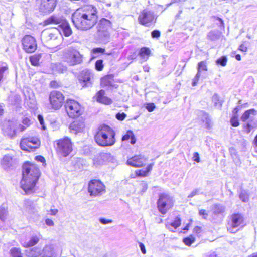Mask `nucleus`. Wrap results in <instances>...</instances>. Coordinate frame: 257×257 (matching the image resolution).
<instances>
[{
  "label": "nucleus",
  "instance_id": "nucleus-1",
  "mask_svg": "<svg viewBox=\"0 0 257 257\" xmlns=\"http://www.w3.org/2000/svg\"><path fill=\"white\" fill-rule=\"evenodd\" d=\"M97 18V9L92 5H86L78 9L72 16L75 26L82 30L92 28L96 23Z\"/></svg>",
  "mask_w": 257,
  "mask_h": 257
},
{
  "label": "nucleus",
  "instance_id": "nucleus-2",
  "mask_svg": "<svg viewBox=\"0 0 257 257\" xmlns=\"http://www.w3.org/2000/svg\"><path fill=\"white\" fill-rule=\"evenodd\" d=\"M46 25H58L52 31H45L42 33V36L46 41L56 40L59 37H62V35L68 37L72 34V30L69 23L62 17L52 16L45 21Z\"/></svg>",
  "mask_w": 257,
  "mask_h": 257
},
{
  "label": "nucleus",
  "instance_id": "nucleus-3",
  "mask_svg": "<svg viewBox=\"0 0 257 257\" xmlns=\"http://www.w3.org/2000/svg\"><path fill=\"white\" fill-rule=\"evenodd\" d=\"M115 133L112 128L107 125L100 126L95 135V140L101 146H111L115 143Z\"/></svg>",
  "mask_w": 257,
  "mask_h": 257
},
{
  "label": "nucleus",
  "instance_id": "nucleus-4",
  "mask_svg": "<svg viewBox=\"0 0 257 257\" xmlns=\"http://www.w3.org/2000/svg\"><path fill=\"white\" fill-rule=\"evenodd\" d=\"M41 176V174H33L22 170V178L20 181V187L27 195L33 194L36 190V185Z\"/></svg>",
  "mask_w": 257,
  "mask_h": 257
},
{
  "label": "nucleus",
  "instance_id": "nucleus-5",
  "mask_svg": "<svg viewBox=\"0 0 257 257\" xmlns=\"http://www.w3.org/2000/svg\"><path fill=\"white\" fill-rule=\"evenodd\" d=\"M246 219L244 215L240 212H234L228 217L226 223L227 231L231 233H235L236 229L242 228L246 226Z\"/></svg>",
  "mask_w": 257,
  "mask_h": 257
},
{
  "label": "nucleus",
  "instance_id": "nucleus-6",
  "mask_svg": "<svg viewBox=\"0 0 257 257\" xmlns=\"http://www.w3.org/2000/svg\"><path fill=\"white\" fill-rule=\"evenodd\" d=\"M62 58L70 66L79 64L83 61V55L76 48L72 46L63 50Z\"/></svg>",
  "mask_w": 257,
  "mask_h": 257
},
{
  "label": "nucleus",
  "instance_id": "nucleus-7",
  "mask_svg": "<svg viewBox=\"0 0 257 257\" xmlns=\"http://www.w3.org/2000/svg\"><path fill=\"white\" fill-rule=\"evenodd\" d=\"M157 204L159 211L164 215L174 206V200L169 195L161 193L159 196Z\"/></svg>",
  "mask_w": 257,
  "mask_h": 257
},
{
  "label": "nucleus",
  "instance_id": "nucleus-8",
  "mask_svg": "<svg viewBox=\"0 0 257 257\" xmlns=\"http://www.w3.org/2000/svg\"><path fill=\"white\" fill-rule=\"evenodd\" d=\"M257 114V111L254 109H250L245 111L241 117V120L245 122L248 121L244 125V128L247 133L257 127V120L255 119V116Z\"/></svg>",
  "mask_w": 257,
  "mask_h": 257
},
{
  "label": "nucleus",
  "instance_id": "nucleus-9",
  "mask_svg": "<svg viewBox=\"0 0 257 257\" xmlns=\"http://www.w3.org/2000/svg\"><path fill=\"white\" fill-rule=\"evenodd\" d=\"M56 150L58 154L63 157H67L72 152V143L70 138L65 137L56 141Z\"/></svg>",
  "mask_w": 257,
  "mask_h": 257
},
{
  "label": "nucleus",
  "instance_id": "nucleus-10",
  "mask_svg": "<svg viewBox=\"0 0 257 257\" xmlns=\"http://www.w3.org/2000/svg\"><path fill=\"white\" fill-rule=\"evenodd\" d=\"M105 185L100 180L92 179L88 182V192L91 196H101L105 193Z\"/></svg>",
  "mask_w": 257,
  "mask_h": 257
},
{
  "label": "nucleus",
  "instance_id": "nucleus-11",
  "mask_svg": "<svg viewBox=\"0 0 257 257\" xmlns=\"http://www.w3.org/2000/svg\"><path fill=\"white\" fill-rule=\"evenodd\" d=\"M26 127L16 121H9L4 126V134L11 138L15 137L17 134L25 131Z\"/></svg>",
  "mask_w": 257,
  "mask_h": 257
},
{
  "label": "nucleus",
  "instance_id": "nucleus-12",
  "mask_svg": "<svg viewBox=\"0 0 257 257\" xmlns=\"http://www.w3.org/2000/svg\"><path fill=\"white\" fill-rule=\"evenodd\" d=\"M65 107L68 115L70 117H78L82 114L83 110L80 104L72 99L67 100Z\"/></svg>",
  "mask_w": 257,
  "mask_h": 257
},
{
  "label": "nucleus",
  "instance_id": "nucleus-13",
  "mask_svg": "<svg viewBox=\"0 0 257 257\" xmlns=\"http://www.w3.org/2000/svg\"><path fill=\"white\" fill-rule=\"evenodd\" d=\"M127 164L135 167L141 168L135 170V174L136 176L142 177H146L149 175L153 165V163L145 164L143 162H127Z\"/></svg>",
  "mask_w": 257,
  "mask_h": 257
},
{
  "label": "nucleus",
  "instance_id": "nucleus-14",
  "mask_svg": "<svg viewBox=\"0 0 257 257\" xmlns=\"http://www.w3.org/2000/svg\"><path fill=\"white\" fill-rule=\"evenodd\" d=\"M40 145L39 140L36 137H28L22 139L20 146L22 150L25 151H33Z\"/></svg>",
  "mask_w": 257,
  "mask_h": 257
},
{
  "label": "nucleus",
  "instance_id": "nucleus-15",
  "mask_svg": "<svg viewBox=\"0 0 257 257\" xmlns=\"http://www.w3.org/2000/svg\"><path fill=\"white\" fill-rule=\"evenodd\" d=\"M49 99L51 108L54 110H58L63 105L64 96L60 91H52L49 94Z\"/></svg>",
  "mask_w": 257,
  "mask_h": 257
},
{
  "label": "nucleus",
  "instance_id": "nucleus-16",
  "mask_svg": "<svg viewBox=\"0 0 257 257\" xmlns=\"http://www.w3.org/2000/svg\"><path fill=\"white\" fill-rule=\"evenodd\" d=\"M155 19L154 13L147 9L141 12L138 17L139 23L147 27L150 26L154 23Z\"/></svg>",
  "mask_w": 257,
  "mask_h": 257
},
{
  "label": "nucleus",
  "instance_id": "nucleus-17",
  "mask_svg": "<svg viewBox=\"0 0 257 257\" xmlns=\"http://www.w3.org/2000/svg\"><path fill=\"white\" fill-rule=\"evenodd\" d=\"M22 45L24 50L27 53H33L37 49L35 39L31 35H26L22 39Z\"/></svg>",
  "mask_w": 257,
  "mask_h": 257
},
{
  "label": "nucleus",
  "instance_id": "nucleus-18",
  "mask_svg": "<svg viewBox=\"0 0 257 257\" xmlns=\"http://www.w3.org/2000/svg\"><path fill=\"white\" fill-rule=\"evenodd\" d=\"M57 0H37V3L39 11L44 13H48L52 12L56 4Z\"/></svg>",
  "mask_w": 257,
  "mask_h": 257
},
{
  "label": "nucleus",
  "instance_id": "nucleus-19",
  "mask_svg": "<svg viewBox=\"0 0 257 257\" xmlns=\"http://www.w3.org/2000/svg\"><path fill=\"white\" fill-rule=\"evenodd\" d=\"M22 170L29 174H41L40 169L33 162H24L22 166Z\"/></svg>",
  "mask_w": 257,
  "mask_h": 257
},
{
  "label": "nucleus",
  "instance_id": "nucleus-20",
  "mask_svg": "<svg viewBox=\"0 0 257 257\" xmlns=\"http://www.w3.org/2000/svg\"><path fill=\"white\" fill-rule=\"evenodd\" d=\"M40 239L39 236L35 235L21 240L20 242L22 247L24 248H30L37 244L40 241Z\"/></svg>",
  "mask_w": 257,
  "mask_h": 257
},
{
  "label": "nucleus",
  "instance_id": "nucleus-21",
  "mask_svg": "<svg viewBox=\"0 0 257 257\" xmlns=\"http://www.w3.org/2000/svg\"><path fill=\"white\" fill-rule=\"evenodd\" d=\"M208 70L205 61H201L198 64L197 73L193 80L192 85L195 86L197 84L202 71H207Z\"/></svg>",
  "mask_w": 257,
  "mask_h": 257
},
{
  "label": "nucleus",
  "instance_id": "nucleus-22",
  "mask_svg": "<svg viewBox=\"0 0 257 257\" xmlns=\"http://www.w3.org/2000/svg\"><path fill=\"white\" fill-rule=\"evenodd\" d=\"M93 76V74L89 70H85L82 71L79 76V80L80 82L83 83V86H88V84H90V80Z\"/></svg>",
  "mask_w": 257,
  "mask_h": 257
},
{
  "label": "nucleus",
  "instance_id": "nucleus-23",
  "mask_svg": "<svg viewBox=\"0 0 257 257\" xmlns=\"http://www.w3.org/2000/svg\"><path fill=\"white\" fill-rule=\"evenodd\" d=\"M85 127L84 122L80 120H76L71 123L69 128L71 133L77 134L82 132Z\"/></svg>",
  "mask_w": 257,
  "mask_h": 257
},
{
  "label": "nucleus",
  "instance_id": "nucleus-24",
  "mask_svg": "<svg viewBox=\"0 0 257 257\" xmlns=\"http://www.w3.org/2000/svg\"><path fill=\"white\" fill-rule=\"evenodd\" d=\"M199 116L205 127L208 130L211 129L213 126V122L209 115L204 111H201Z\"/></svg>",
  "mask_w": 257,
  "mask_h": 257
},
{
  "label": "nucleus",
  "instance_id": "nucleus-25",
  "mask_svg": "<svg viewBox=\"0 0 257 257\" xmlns=\"http://www.w3.org/2000/svg\"><path fill=\"white\" fill-rule=\"evenodd\" d=\"M104 95V90H100L99 91L95 96L96 101L99 103L106 105L111 104L112 103L111 99L106 96H105Z\"/></svg>",
  "mask_w": 257,
  "mask_h": 257
},
{
  "label": "nucleus",
  "instance_id": "nucleus-26",
  "mask_svg": "<svg viewBox=\"0 0 257 257\" xmlns=\"http://www.w3.org/2000/svg\"><path fill=\"white\" fill-rule=\"evenodd\" d=\"M111 28V22L105 19H101L97 26L98 31L99 32H105L109 30Z\"/></svg>",
  "mask_w": 257,
  "mask_h": 257
},
{
  "label": "nucleus",
  "instance_id": "nucleus-27",
  "mask_svg": "<svg viewBox=\"0 0 257 257\" xmlns=\"http://www.w3.org/2000/svg\"><path fill=\"white\" fill-rule=\"evenodd\" d=\"M27 257H39L41 254V249L38 247L30 248L26 251Z\"/></svg>",
  "mask_w": 257,
  "mask_h": 257
},
{
  "label": "nucleus",
  "instance_id": "nucleus-28",
  "mask_svg": "<svg viewBox=\"0 0 257 257\" xmlns=\"http://www.w3.org/2000/svg\"><path fill=\"white\" fill-rule=\"evenodd\" d=\"M10 257H24L21 249L19 247H13L9 251Z\"/></svg>",
  "mask_w": 257,
  "mask_h": 257
},
{
  "label": "nucleus",
  "instance_id": "nucleus-29",
  "mask_svg": "<svg viewBox=\"0 0 257 257\" xmlns=\"http://www.w3.org/2000/svg\"><path fill=\"white\" fill-rule=\"evenodd\" d=\"M181 219L179 217H176L173 221L170 223H167L166 225V227L171 229V227H173L174 229H177L178 228L181 224Z\"/></svg>",
  "mask_w": 257,
  "mask_h": 257
},
{
  "label": "nucleus",
  "instance_id": "nucleus-30",
  "mask_svg": "<svg viewBox=\"0 0 257 257\" xmlns=\"http://www.w3.org/2000/svg\"><path fill=\"white\" fill-rule=\"evenodd\" d=\"M221 34V32L218 30L211 31L208 34L207 38L211 41H215L220 38Z\"/></svg>",
  "mask_w": 257,
  "mask_h": 257
},
{
  "label": "nucleus",
  "instance_id": "nucleus-31",
  "mask_svg": "<svg viewBox=\"0 0 257 257\" xmlns=\"http://www.w3.org/2000/svg\"><path fill=\"white\" fill-rule=\"evenodd\" d=\"M131 139L130 143L132 144H134L136 143V140L134 134L132 131H128L126 134L123 136L122 138V141H127Z\"/></svg>",
  "mask_w": 257,
  "mask_h": 257
},
{
  "label": "nucleus",
  "instance_id": "nucleus-32",
  "mask_svg": "<svg viewBox=\"0 0 257 257\" xmlns=\"http://www.w3.org/2000/svg\"><path fill=\"white\" fill-rule=\"evenodd\" d=\"M150 54V50L148 48H142L139 53V55L144 60L146 61Z\"/></svg>",
  "mask_w": 257,
  "mask_h": 257
},
{
  "label": "nucleus",
  "instance_id": "nucleus-33",
  "mask_svg": "<svg viewBox=\"0 0 257 257\" xmlns=\"http://www.w3.org/2000/svg\"><path fill=\"white\" fill-rule=\"evenodd\" d=\"M53 69L59 73H64L67 71V67L62 63H58L54 65Z\"/></svg>",
  "mask_w": 257,
  "mask_h": 257
},
{
  "label": "nucleus",
  "instance_id": "nucleus-34",
  "mask_svg": "<svg viewBox=\"0 0 257 257\" xmlns=\"http://www.w3.org/2000/svg\"><path fill=\"white\" fill-rule=\"evenodd\" d=\"M41 58V54H35L30 57V61L32 65L35 66H38L39 65V61Z\"/></svg>",
  "mask_w": 257,
  "mask_h": 257
},
{
  "label": "nucleus",
  "instance_id": "nucleus-35",
  "mask_svg": "<svg viewBox=\"0 0 257 257\" xmlns=\"http://www.w3.org/2000/svg\"><path fill=\"white\" fill-rule=\"evenodd\" d=\"M43 251L42 257H56L54 250L49 247L45 248Z\"/></svg>",
  "mask_w": 257,
  "mask_h": 257
},
{
  "label": "nucleus",
  "instance_id": "nucleus-36",
  "mask_svg": "<svg viewBox=\"0 0 257 257\" xmlns=\"http://www.w3.org/2000/svg\"><path fill=\"white\" fill-rule=\"evenodd\" d=\"M195 237L193 235H190L189 236L183 238V242L186 245L190 246L195 242Z\"/></svg>",
  "mask_w": 257,
  "mask_h": 257
},
{
  "label": "nucleus",
  "instance_id": "nucleus-37",
  "mask_svg": "<svg viewBox=\"0 0 257 257\" xmlns=\"http://www.w3.org/2000/svg\"><path fill=\"white\" fill-rule=\"evenodd\" d=\"M212 101L214 106L218 108H221L222 105V101L220 100L219 96L217 94H214L212 96Z\"/></svg>",
  "mask_w": 257,
  "mask_h": 257
},
{
  "label": "nucleus",
  "instance_id": "nucleus-38",
  "mask_svg": "<svg viewBox=\"0 0 257 257\" xmlns=\"http://www.w3.org/2000/svg\"><path fill=\"white\" fill-rule=\"evenodd\" d=\"M227 62V57L225 56H223L220 58L217 59L216 61V63L217 64L220 65L222 66H225L226 65Z\"/></svg>",
  "mask_w": 257,
  "mask_h": 257
},
{
  "label": "nucleus",
  "instance_id": "nucleus-39",
  "mask_svg": "<svg viewBox=\"0 0 257 257\" xmlns=\"http://www.w3.org/2000/svg\"><path fill=\"white\" fill-rule=\"evenodd\" d=\"M193 231L194 234L198 237H201L203 233L202 228L199 226H195L193 228Z\"/></svg>",
  "mask_w": 257,
  "mask_h": 257
},
{
  "label": "nucleus",
  "instance_id": "nucleus-40",
  "mask_svg": "<svg viewBox=\"0 0 257 257\" xmlns=\"http://www.w3.org/2000/svg\"><path fill=\"white\" fill-rule=\"evenodd\" d=\"M104 67L102 60H97L95 64V68L97 71H102Z\"/></svg>",
  "mask_w": 257,
  "mask_h": 257
},
{
  "label": "nucleus",
  "instance_id": "nucleus-41",
  "mask_svg": "<svg viewBox=\"0 0 257 257\" xmlns=\"http://www.w3.org/2000/svg\"><path fill=\"white\" fill-rule=\"evenodd\" d=\"M247 144V142L243 138H241L238 143V146L240 147V149L244 150L246 148V146Z\"/></svg>",
  "mask_w": 257,
  "mask_h": 257
},
{
  "label": "nucleus",
  "instance_id": "nucleus-42",
  "mask_svg": "<svg viewBox=\"0 0 257 257\" xmlns=\"http://www.w3.org/2000/svg\"><path fill=\"white\" fill-rule=\"evenodd\" d=\"M103 160L111 161L113 159V156L109 153H103L101 154Z\"/></svg>",
  "mask_w": 257,
  "mask_h": 257
},
{
  "label": "nucleus",
  "instance_id": "nucleus-43",
  "mask_svg": "<svg viewBox=\"0 0 257 257\" xmlns=\"http://www.w3.org/2000/svg\"><path fill=\"white\" fill-rule=\"evenodd\" d=\"M230 122L232 126L236 127L239 124L238 119L237 116L234 115L230 119Z\"/></svg>",
  "mask_w": 257,
  "mask_h": 257
},
{
  "label": "nucleus",
  "instance_id": "nucleus-44",
  "mask_svg": "<svg viewBox=\"0 0 257 257\" xmlns=\"http://www.w3.org/2000/svg\"><path fill=\"white\" fill-rule=\"evenodd\" d=\"M199 214L204 219H207L208 216L207 211L205 209H201L199 211Z\"/></svg>",
  "mask_w": 257,
  "mask_h": 257
},
{
  "label": "nucleus",
  "instance_id": "nucleus-45",
  "mask_svg": "<svg viewBox=\"0 0 257 257\" xmlns=\"http://www.w3.org/2000/svg\"><path fill=\"white\" fill-rule=\"evenodd\" d=\"M156 106L153 103H147L146 108L149 112H152L155 109Z\"/></svg>",
  "mask_w": 257,
  "mask_h": 257
},
{
  "label": "nucleus",
  "instance_id": "nucleus-46",
  "mask_svg": "<svg viewBox=\"0 0 257 257\" xmlns=\"http://www.w3.org/2000/svg\"><path fill=\"white\" fill-rule=\"evenodd\" d=\"M7 215V212L5 209H0V219L2 220H4L6 218Z\"/></svg>",
  "mask_w": 257,
  "mask_h": 257
},
{
  "label": "nucleus",
  "instance_id": "nucleus-47",
  "mask_svg": "<svg viewBox=\"0 0 257 257\" xmlns=\"http://www.w3.org/2000/svg\"><path fill=\"white\" fill-rule=\"evenodd\" d=\"M141 160H145V159L144 158V156H143L141 154H139V155H135L134 157H133L131 159L130 161H140Z\"/></svg>",
  "mask_w": 257,
  "mask_h": 257
},
{
  "label": "nucleus",
  "instance_id": "nucleus-48",
  "mask_svg": "<svg viewBox=\"0 0 257 257\" xmlns=\"http://www.w3.org/2000/svg\"><path fill=\"white\" fill-rule=\"evenodd\" d=\"M105 51V49L102 48H93L92 50V53L93 54H97V53H103Z\"/></svg>",
  "mask_w": 257,
  "mask_h": 257
},
{
  "label": "nucleus",
  "instance_id": "nucleus-49",
  "mask_svg": "<svg viewBox=\"0 0 257 257\" xmlns=\"http://www.w3.org/2000/svg\"><path fill=\"white\" fill-rule=\"evenodd\" d=\"M126 115L125 113H118L116 114V118L119 120H123L126 117Z\"/></svg>",
  "mask_w": 257,
  "mask_h": 257
},
{
  "label": "nucleus",
  "instance_id": "nucleus-50",
  "mask_svg": "<svg viewBox=\"0 0 257 257\" xmlns=\"http://www.w3.org/2000/svg\"><path fill=\"white\" fill-rule=\"evenodd\" d=\"M38 119L40 124L41 125L42 128L45 130L46 129V127L44 125V122L43 116L41 115H39L38 116Z\"/></svg>",
  "mask_w": 257,
  "mask_h": 257
},
{
  "label": "nucleus",
  "instance_id": "nucleus-51",
  "mask_svg": "<svg viewBox=\"0 0 257 257\" xmlns=\"http://www.w3.org/2000/svg\"><path fill=\"white\" fill-rule=\"evenodd\" d=\"M151 36L153 38H158L160 36V32L159 30H153L151 33Z\"/></svg>",
  "mask_w": 257,
  "mask_h": 257
},
{
  "label": "nucleus",
  "instance_id": "nucleus-52",
  "mask_svg": "<svg viewBox=\"0 0 257 257\" xmlns=\"http://www.w3.org/2000/svg\"><path fill=\"white\" fill-rule=\"evenodd\" d=\"M101 84L103 86H108L110 85V82L108 81V78L104 77L101 79Z\"/></svg>",
  "mask_w": 257,
  "mask_h": 257
},
{
  "label": "nucleus",
  "instance_id": "nucleus-53",
  "mask_svg": "<svg viewBox=\"0 0 257 257\" xmlns=\"http://www.w3.org/2000/svg\"><path fill=\"white\" fill-rule=\"evenodd\" d=\"M22 123L24 124L23 125L26 128L30 124V120L28 118L26 117L23 119Z\"/></svg>",
  "mask_w": 257,
  "mask_h": 257
},
{
  "label": "nucleus",
  "instance_id": "nucleus-54",
  "mask_svg": "<svg viewBox=\"0 0 257 257\" xmlns=\"http://www.w3.org/2000/svg\"><path fill=\"white\" fill-rule=\"evenodd\" d=\"M13 159V157L12 155L7 154L4 156L2 161H12Z\"/></svg>",
  "mask_w": 257,
  "mask_h": 257
},
{
  "label": "nucleus",
  "instance_id": "nucleus-55",
  "mask_svg": "<svg viewBox=\"0 0 257 257\" xmlns=\"http://www.w3.org/2000/svg\"><path fill=\"white\" fill-rule=\"evenodd\" d=\"M239 50L242 52H246L247 51V46L245 44H242L239 46Z\"/></svg>",
  "mask_w": 257,
  "mask_h": 257
},
{
  "label": "nucleus",
  "instance_id": "nucleus-56",
  "mask_svg": "<svg viewBox=\"0 0 257 257\" xmlns=\"http://www.w3.org/2000/svg\"><path fill=\"white\" fill-rule=\"evenodd\" d=\"M100 222L103 224H106L108 223H110L112 222V221L110 219H106L105 218H100Z\"/></svg>",
  "mask_w": 257,
  "mask_h": 257
},
{
  "label": "nucleus",
  "instance_id": "nucleus-57",
  "mask_svg": "<svg viewBox=\"0 0 257 257\" xmlns=\"http://www.w3.org/2000/svg\"><path fill=\"white\" fill-rule=\"evenodd\" d=\"M25 206L26 208L30 209L31 208V202L29 200H25L24 201Z\"/></svg>",
  "mask_w": 257,
  "mask_h": 257
},
{
  "label": "nucleus",
  "instance_id": "nucleus-58",
  "mask_svg": "<svg viewBox=\"0 0 257 257\" xmlns=\"http://www.w3.org/2000/svg\"><path fill=\"white\" fill-rule=\"evenodd\" d=\"M140 186L142 187V191L143 192L145 191L148 188V185L146 182L143 181L140 184Z\"/></svg>",
  "mask_w": 257,
  "mask_h": 257
},
{
  "label": "nucleus",
  "instance_id": "nucleus-59",
  "mask_svg": "<svg viewBox=\"0 0 257 257\" xmlns=\"http://www.w3.org/2000/svg\"><path fill=\"white\" fill-rule=\"evenodd\" d=\"M45 223L47 225L49 226H53L54 224L53 221L52 219L49 218H47L45 220Z\"/></svg>",
  "mask_w": 257,
  "mask_h": 257
},
{
  "label": "nucleus",
  "instance_id": "nucleus-60",
  "mask_svg": "<svg viewBox=\"0 0 257 257\" xmlns=\"http://www.w3.org/2000/svg\"><path fill=\"white\" fill-rule=\"evenodd\" d=\"M139 246L140 247V249L141 250V251L142 252L145 254L146 253V248H145V246L144 245V244L142 243V242H140L139 243Z\"/></svg>",
  "mask_w": 257,
  "mask_h": 257
},
{
  "label": "nucleus",
  "instance_id": "nucleus-61",
  "mask_svg": "<svg viewBox=\"0 0 257 257\" xmlns=\"http://www.w3.org/2000/svg\"><path fill=\"white\" fill-rule=\"evenodd\" d=\"M193 161H200L199 154L195 152L193 154Z\"/></svg>",
  "mask_w": 257,
  "mask_h": 257
},
{
  "label": "nucleus",
  "instance_id": "nucleus-62",
  "mask_svg": "<svg viewBox=\"0 0 257 257\" xmlns=\"http://www.w3.org/2000/svg\"><path fill=\"white\" fill-rule=\"evenodd\" d=\"M50 214L51 215H55L58 212V210L57 209H51L49 211Z\"/></svg>",
  "mask_w": 257,
  "mask_h": 257
},
{
  "label": "nucleus",
  "instance_id": "nucleus-63",
  "mask_svg": "<svg viewBox=\"0 0 257 257\" xmlns=\"http://www.w3.org/2000/svg\"><path fill=\"white\" fill-rule=\"evenodd\" d=\"M36 161H45L44 158L41 156H37L35 158Z\"/></svg>",
  "mask_w": 257,
  "mask_h": 257
},
{
  "label": "nucleus",
  "instance_id": "nucleus-64",
  "mask_svg": "<svg viewBox=\"0 0 257 257\" xmlns=\"http://www.w3.org/2000/svg\"><path fill=\"white\" fill-rule=\"evenodd\" d=\"M240 107L239 106H236L233 110V112L234 113H237L240 110Z\"/></svg>",
  "mask_w": 257,
  "mask_h": 257
}]
</instances>
